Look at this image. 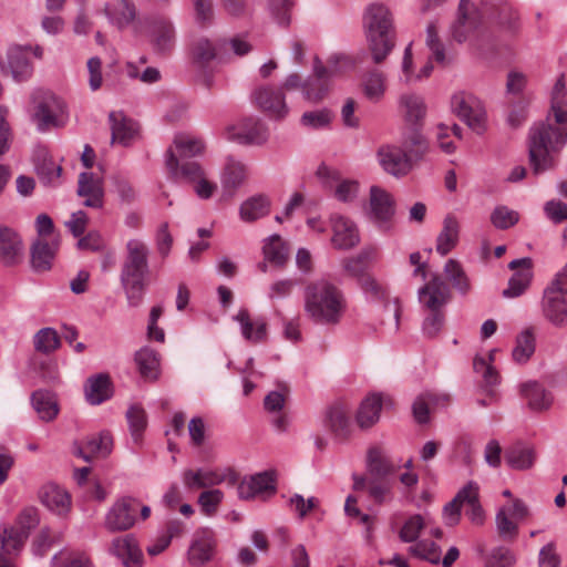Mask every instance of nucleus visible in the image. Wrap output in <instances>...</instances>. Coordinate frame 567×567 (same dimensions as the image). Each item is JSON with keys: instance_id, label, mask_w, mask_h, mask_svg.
Instances as JSON below:
<instances>
[{"instance_id": "55", "label": "nucleus", "mask_w": 567, "mask_h": 567, "mask_svg": "<svg viewBox=\"0 0 567 567\" xmlns=\"http://www.w3.org/2000/svg\"><path fill=\"white\" fill-rule=\"evenodd\" d=\"M34 349L43 354L55 351L61 342L58 332L52 328H42L33 337Z\"/></svg>"}, {"instance_id": "28", "label": "nucleus", "mask_w": 567, "mask_h": 567, "mask_svg": "<svg viewBox=\"0 0 567 567\" xmlns=\"http://www.w3.org/2000/svg\"><path fill=\"white\" fill-rule=\"evenodd\" d=\"M109 118L113 144L127 146L136 138L138 134L137 123L125 116L123 112H111Z\"/></svg>"}, {"instance_id": "36", "label": "nucleus", "mask_w": 567, "mask_h": 567, "mask_svg": "<svg viewBox=\"0 0 567 567\" xmlns=\"http://www.w3.org/2000/svg\"><path fill=\"white\" fill-rule=\"evenodd\" d=\"M520 392L530 410L542 412L548 410L554 401L549 391L536 381H529L520 386Z\"/></svg>"}, {"instance_id": "34", "label": "nucleus", "mask_w": 567, "mask_h": 567, "mask_svg": "<svg viewBox=\"0 0 567 567\" xmlns=\"http://www.w3.org/2000/svg\"><path fill=\"white\" fill-rule=\"evenodd\" d=\"M400 107L408 124L413 128H422L426 115V105L421 96L403 94L400 99Z\"/></svg>"}, {"instance_id": "46", "label": "nucleus", "mask_w": 567, "mask_h": 567, "mask_svg": "<svg viewBox=\"0 0 567 567\" xmlns=\"http://www.w3.org/2000/svg\"><path fill=\"white\" fill-rule=\"evenodd\" d=\"M135 362L143 379L155 381L159 375L158 353L148 348H142L135 353Z\"/></svg>"}, {"instance_id": "53", "label": "nucleus", "mask_w": 567, "mask_h": 567, "mask_svg": "<svg viewBox=\"0 0 567 567\" xmlns=\"http://www.w3.org/2000/svg\"><path fill=\"white\" fill-rule=\"evenodd\" d=\"M505 461L514 470H528L534 465L535 453L529 447L515 445L506 451Z\"/></svg>"}, {"instance_id": "30", "label": "nucleus", "mask_w": 567, "mask_h": 567, "mask_svg": "<svg viewBox=\"0 0 567 567\" xmlns=\"http://www.w3.org/2000/svg\"><path fill=\"white\" fill-rule=\"evenodd\" d=\"M247 166L233 156L227 157L221 174V186L224 192L227 195L233 196L236 190L247 181Z\"/></svg>"}, {"instance_id": "20", "label": "nucleus", "mask_w": 567, "mask_h": 567, "mask_svg": "<svg viewBox=\"0 0 567 567\" xmlns=\"http://www.w3.org/2000/svg\"><path fill=\"white\" fill-rule=\"evenodd\" d=\"M216 540L213 530L203 528L196 532L188 549L190 565L199 567L210 561L215 554Z\"/></svg>"}, {"instance_id": "25", "label": "nucleus", "mask_w": 567, "mask_h": 567, "mask_svg": "<svg viewBox=\"0 0 567 567\" xmlns=\"http://www.w3.org/2000/svg\"><path fill=\"white\" fill-rule=\"evenodd\" d=\"M78 194L85 198L83 204L86 207H102L104 197L102 178L92 172L81 173L78 182Z\"/></svg>"}, {"instance_id": "24", "label": "nucleus", "mask_w": 567, "mask_h": 567, "mask_svg": "<svg viewBox=\"0 0 567 567\" xmlns=\"http://www.w3.org/2000/svg\"><path fill=\"white\" fill-rule=\"evenodd\" d=\"M332 223V245L338 249H351L360 241L359 230L355 224L349 218L334 215Z\"/></svg>"}, {"instance_id": "7", "label": "nucleus", "mask_w": 567, "mask_h": 567, "mask_svg": "<svg viewBox=\"0 0 567 567\" xmlns=\"http://www.w3.org/2000/svg\"><path fill=\"white\" fill-rule=\"evenodd\" d=\"M420 301L430 310V315L423 322V332L425 336L435 337L443 327L444 313L442 308L450 299L447 285L439 275L423 286L419 291Z\"/></svg>"}, {"instance_id": "49", "label": "nucleus", "mask_w": 567, "mask_h": 567, "mask_svg": "<svg viewBox=\"0 0 567 567\" xmlns=\"http://www.w3.org/2000/svg\"><path fill=\"white\" fill-rule=\"evenodd\" d=\"M204 150V142L194 135L179 134L174 140L173 151L175 152L176 157L179 159L200 155L203 154Z\"/></svg>"}, {"instance_id": "35", "label": "nucleus", "mask_w": 567, "mask_h": 567, "mask_svg": "<svg viewBox=\"0 0 567 567\" xmlns=\"http://www.w3.org/2000/svg\"><path fill=\"white\" fill-rule=\"evenodd\" d=\"M112 551L126 567H140L142 564L143 554L135 538L131 535L118 537L113 540Z\"/></svg>"}, {"instance_id": "15", "label": "nucleus", "mask_w": 567, "mask_h": 567, "mask_svg": "<svg viewBox=\"0 0 567 567\" xmlns=\"http://www.w3.org/2000/svg\"><path fill=\"white\" fill-rule=\"evenodd\" d=\"M192 58L194 65L203 75L204 84L209 87L213 68L218 60L215 44L206 38L196 40L192 47Z\"/></svg>"}, {"instance_id": "27", "label": "nucleus", "mask_w": 567, "mask_h": 567, "mask_svg": "<svg viewBox=\"0 0 567 567\" xmlns=\"http://www.w3.org/2000/svg\"><path fill=\"white\" fill-rule=\"evenodd\" d=\"M113 446V439L109 432H101L97 435L87 437L84 442L76 444L75 454L84 461L90 462L95 457L107 456Z\"/></svg>"}, {"instance_id": "54", "label": "nucleus", "mask_w": 567, "mask_h": 567, "mask_svg": "<svg viewBox=\"0 0 567 567\" xmlns=\"http://www.w3.org/2000/svg\"><path fill=\"white\" fill-rule=\"evenodd\" d=\"M126 419L134 443L140 444L147 425V416L144 409L136 404L132 405L126 412Z\"/></svg>"}, {"instance_id": "10", "label": "nucleus", "mask_w": 567, "mask_h": 567, "mask_svg": "<svg viewBox=\"0 0 567 567\" xmlns=\"http://www.w3.org/2000/svg\"><path fill=\"white\" fill-rule=\"evenodd\" d=\"M33 118L39 130L47 131L59 125V116L63 113V103L49 91H38L33 94Z\"/></svg>"}, {"instance_id": "43", "label": "nucleus", "mask_w": 567, "mask_h": 567, "mask_svg": "<svg viewBox=\"0 0 567 567\" xmlns=\"http://www.w3.org/2000/svg\"><path fill=\"white\" fill-rule=\"evenodd\" d=\"M270 212V200L268 196L259 194L246 199L239 208V216L246 223H252L267 216Z\"/></svg>"}, {"instance_id": "23", "label": "nucleus", "mask_w": 567, "mask_h": 567, "mask_svg": "<svg viewBox=\"0 0 567 567\" xmlns=\"http://www.w3.org/2000/svg\"><path fill=\"white\" fill-rule=\"evenodd\" d=\"M514 275L508 281V287L503 291L505 298H515L525 292L532 280V260L529 258L516 259L509 262Z\"/></svg>"}, {"instance_id": "33", "label": "nucleus", "mask_w": 567, "mask_h": 567, "mask_svg": "<svg viewBox=\"0 0 567 567\" xmlns=\"http://www.w3.org/2000/svg\"><path fill=\"white\" fill-rule=\"evenodd\" d=\"M42 504L50 511L64 515L71 508V496L62 487L55 484H47L40 491Z\"/></svg>"}, {"instance_id": "14", "label": "nucleus", "mask_w": 567, "mask_h": 567, "mask_svg": "<svg viewBox=\"0 0 567 567\" xmlns=\"http://www.w3.org/2000/svg\"><path fill=\"white\" fill-rule=\"evenodd\" d=\"M237 474L230 470L217 471V470H186L183 473V483L189 491L208 488L215 485H219L224 482L228 484L237 483Z\"/></svg>"}, {"instance_id": "1", "label": "nucleus", "mask_w": 567, "mask_h": 567, "mask_svg": "<svg viewBox=\"0 0 567 567\" xmlns=\"http://www.w3.org/2000/svg\"><path fill=\"white\" fill-rule=\"evenodd\" d=\"M487 22L507 33L519 30V16L508 2L491 0L476 7L470 0H461L458 18L452 30L453 38L460 43L471 41L481 54H486L494 45V35Z\"/></svg>"}, {"instance_id": "19", "label": "nucleus", "mask_w": 567, "mask_h": 567, "mask_svg": "<svg viewBox=\"0 0 567 567\" xmlns=\"http://www.w3.org/2000/svg\"><path fill=\"white\" fill-rule=\"evenodd\" d=\"M378 161L381 167L394 176L406 175L412 167L410 157L402 148L394 145H384L378 151Z\"/></svg>"}, {"instance_id": "52", "label": "nucleus", "mask_w": 567, "mask_h": 567, "mask_svg": "<svg viewBox=\"0 0 567 567\" xmlns=\"http://www.w3.org/2000/svg\"><path fill=\"white\" fill-rule=\"evenodd\" d=\"M328 424L334 435L344 440L350 434L349 412L343 405H333L328 412Z\"/></svg>"}, {"instance_id": "60", "label": "nucleus", "mask_w": 567, "mask_h": 567, "mask_svg": "<svg viewBox=\"0 0 567 567\" xmlns=\"http://www.w3.org/2000/svg\"><path fill=\"white\" fill-rule=\"evenodd\" d=\"M495 351H491L487 354V359L483 357H475L473 367L476 373H481L486 386H493L498 383V373L492 367L491 361L493 360Z\"/></svg>"}, {"instance_id": "12", "label": "nucleus", "mask_w": 567, "mask_h": 567, "mask_svg": "<svg viewBox=\"0 0 567 567\" xmlns=\"http://www.w3.org/2000/svg\"><path fill=\"white\" fill-rule=\"evenodd\" d=\"M268 135L266 125L255 117L244 118L239 125L229 126L225 133L228 141L241 145H261L267 141Z\"/></svg>"}, {"instance_id": "57", "label": "nucleus", "mask_w": 567, "mask_h": 567, "mask_svg": "<svg viewBox=\"0 0 567 567\" xmlns=\"http://www.w3.org/2000/svg\"><path fill=\"white\" fill-rule=\"evenodd\" d=\"M444 271L447 279L452 282L453 287L458 292L465 295L470 291L471 285L468 278L466 277L461 265L456 260H447L444 267Z\"/></svg>"}, {"instance_id": "45", "label": "nucleus", "mask_w": 567, "mask_h": 567, "mask_svg": "<svg viewBox=\"0 0 567 567\" xmlns=\"http://www.w3.org/2000/svg\"><path fill=\"white\" fill-rule=\"evenodd\" d=\"M361 87L369 101L379 102L386 90V78L380 70H370L363 75Z\"/></svg>"}, {"instance_id": "59", "label": "nucleus", "mask_w": 567, "mask_h": 567, "mask_svg": "<svg viewBox=\"0 0 567 567\" xmlns=\"http://www.w3.org/2000/svg\"><path fill=\"white\" fill-rule=\"evenodd\" d=\"M519 220V214L507 206H497L491 214V223L497 229H508Z\"/></svg>"}, {"instance_id": "40", "label": "nucleus", "mask_w": 567, "mask_h": 567, "mask_svg": "<svg viewBox=\"0 0 567 567\" xmlns=\"http://www.w3.org/2000/svg\"><path fill=\"white\" fill-rule=\"evenodd\" d=\"M235 320L241 326V333L247 341L258 343L266 339L267 323L264 319L251 320L247 309H240Z\"/></svg>"}, {"instance_id": "29", "label": "nucleus", "mask_w": 567, "mask_h": 567, "mask_svg": "<svg viewBox=\"0 0 567 567\" xmlns=\"http://www.w3.org/2000/svg\"><path fill=\"white\" fill-rule=\"evenodd\" d=\"M86 401L92 405H99L113 395V383L107 373H99L90 377L84 384Z\"/></svg>"}, {"instance_id": "48", "label": "nucleus", "mask_w": 567, "mask_h": 567, "mask_svg": "<svg viewBox=\"0 0 567 567\" xmlns=\"http://www.w3.org/2000/svg\"><path fill=\"white\" fill-rule=\"evenodd\" d=\"M32 405L39 417L43 421H52L59 413L55 395L49 391H35L32 394Z\"/></svg>"}, {"instance_id": "32", "label": "nucleus", "mask_w": 567, "mask_h": 567, "mask_svg": "<svg viewBox=\"0 0 567 567\" xmlns=\"http://www.w3.org/2000/svg\"><path fill=\"white\" fill-rule=\"evenodd\" d=\"M150 39L156 53L171 52L175 44V30L172 22L164 18L156 19L152 24Z\"/></svg>"}, {"instance_id": "51", "label": "nucleus", "mask_w": 567, "mask_h": 567, "mask_svg": "<svg viewBox=\"0 0 567 567\" xmlns=\"http://www.w3.org/2000/svg\"><path fill=\"white\" fill-rule=\"evenodd\" d=\"M403 152L413 161H420L429 152V143L422 135L421 128H412L411 133L403 140Z\"/></svg>"}, {"instance_id": "22", "label": "nucleus", "mask_w": 567, "mask_h": 567, "mask_svg": "<svg viewBox=\"0 0 567 567\" xmlns=\"http://www.w3.org/2000/svg\"><path fill=\"white\" fill-rule=\"evenodd\" d=\"M23 258V243L20 235L7 226L0 227V262L16 266Z\"/></svg>"}, {"instance_id": "63", "label": "nucleus", "mask_w": 567, "mask_h": 567, "mask_svg": "<svg viewBox=\"0 0 567 567\" xmlns=\"http://www.w3.org/2000/svg\"><path fill=\"white\" fill-rule=\"evenodd\" d=\"M436 404V395L424 393L420 395L413 404V415L416 422L426 423L429 421L430 409Z\"/></svg>"}, {"instance_id": "17", "label": "nucleus", "mask_w": 567, "mask_h": 567, "mask_svg": "<svg viewBox=\"0 0 567 567\" xmlns=\"http://www.w3.org/2000/svg\"><path fill=\"white\" fill-rule=\"evenodd\" d=\"M165 165L168 178L175 182L185 181L194 184L204 175V171L197 162L177 158L173 147L166 152Z\"/></svg>"}, {"instance_id": "62", "label": "nucleus", "mask_w": 567, "mask_h": 567, "mask_svg": "<svg viewBox=\"0 0 567 567\" xmlns=\"http://www.w3.org/2000/svg\"><path fill=\"white\" fill-rule=\"evenodd\" d=\"M293 0H268V9L280 25L287 27L290 23Z\"/></svg>"}, {"instance_id": "44", "label": "nucleus", "mask_w": 567, "mask_h": 567, "mask_svg": "<svg viewBox=\"0 0 567 567\" xmlns=\"http://www.w3.org/2000/svg\"><path fill=\"white\" fill-rule=\"evenodd\" d=\"M460 224L455 216L447 215L443 221V228L436 240V251L442 256L447 255L458 241Z\"/></svg>"}, {"instance_id": "39", "label": "nucleus", "mask_w": 567, "mask_h": 567, "mask_svg": "<svg viewBox=\"0 0 567 567\" xmlns=\"http://www.w3.org/2000/svg\"><path fill=\"white\" fill-rule=\"evenodd\" d=\"M367 467L370 476L386 477L395 468L385 450L380 445L371 446L367 453Z\"/></svg>"}, {"instance_id": "2", "label": "nucleus", "mask_w": 567, "mask_h": 567, "mask_svg": "<svg viewBox=\"0 0 567 567\" xmlns=\"http://www.w3.org/2000/svg\"><path fill=\"white\" fill-rule=\"evenodd\" d=\"M567 142V91L560 75L551 91L550 111L545 121L529 131V161L535 174L554 167L555 154Z\"/></svg>"}, {"instance_id": "58", "label": "nucleus", "mask_w": 567, "mask_h": 567, "mask_svg": "<svg viewBox=\"0 0 567 567\" xmlns=\"http://www.w3.org/2000/svg\"><path fill=\"white\" fill-rule=\"evenodd\" d=\"M289 392L290 389L287 383L278 382L276 390L270 391L264 400L265 410L271 413L282 412L289 396Z\"/></svg>"}, {"instance_id": "41", "label": "nucleus", "mask_w": 567, "mask_h": 567, "mask_svg": "<svg viewBox=\"0 0 567 567\" xmlns=\"http://www.w3.org/2000/svg\"><path fill=\"white\" fill-rule=\"evenodd\" d=\"M265 259L278 268L286 266L290 256V246L279 235L270 236L262 247Z\"/></svg>"}, {"instance_id": "38", "label": "nucleus", "mask_w": 567, "mask_h": 567, "mask_svg": "<svg viewBox=\"0 0 567 567\" xmlns=\"http://www.w3.org/2000/svg\"><path fill=\"white\" fill-rule=\"evenodd\" d=\"M58 249V243H49L45 238H38L31 248V265L35 271L42 272L51 269Z\"/></svg>"}, {"instance_id": "18", "label": "nucleus", "mask_w": 567, "mask_h": 567, "mask_svg": "<svg viewBox=\"0 0 567 567\" xmlns=\"http://www.w3.org/2000/svg\"><path fill=\"white\" fill-rule=\"evenodd\" d=\"M370 208L373 219L383 230L390 228L394 215V199L390 193L379 186L370 188Z\"/></svg>"}, {"instance_id": "42", "label": "nucleus", "mask_w": 567, "mask_h": 567, "mask_svg": "<svg viewBox=\"0 0 567 567\" xmlns=\"http://www.w3.org/2000/svg\"><path fill=\"white\" fill-rule=\"evenodd\" d=\"M35 168L40 179L44 184L54 185L61 177V165H59L45 150H39L35 154Z\"/></svg>"}, {"instance_id": "37", "label": "nucleus", "mask_w": 567, "mask_h": 567, "mask_svg": "<svg viewBox=\"0 0 567 567\" xmlns=\"http://www.w3.org/2000/svg\"><path fill=\"white\" fill-rule=\"evenodd\" d=\"M353 488L354 491L368 489L369 496L375 503L381 504L386 499L390 494L391 484L386 477L377 476H353Z\"/></svg>"}, {"instance_id": "21", "label": "nucleus", "mask_w": 567, "mask_h": 567, "mask_svg": "<svg viewBox=\"0 0 567 567\" xmlns=\"http://www.w3.org/2000/svg\"><path fill=\"white\" fill-rule=\"evenodd\" d=\"M23 516L29 519L28 526L8 527L0 533V553L13 555L23 546L29 535L28 529L35 524V513L29 509L23 513Z\"/></svg>"}, {"instance_id": "6", "label": "nucleus", "mask_w": 567, "mask_h": 567, "mask_svg": "<svg viewBox=\"0 0 567 567\" xmlns=\"http://www.w3.org/2000/svg\"><path fill=\"white\" fill-rule=\"evenodd\" d=\"M352 65L351 59L341 53L330 55L326 64L319 58H315L313 75L302 84L305 97L312 102L322 100L328 93L329 80L346 73Z\"/></svg>"}, {"instance_id": "13", "label": "nucleus", "mask_w": 567, "mask_h": 567, "mask_svg": "<svg viewBox=\"0 0 567 567\" xmlns=\"http://www.w3.org/2000/svg\"><path fill=\"white\" fill-rule=\"evenodd\" d=\"M317 176L327 188L333 190L334 198L340 202L352 203L359 194V183L353 179L342 178L337 169L321 165L317 169Z\"/></svg>"}, {"instance_id": "56", "label": "nucleus", "mask_w": 567, "mask_h": 567, "mask_svg": "<svg viewBox=\"0 0 567 567\" xmlns=\"http://www.w3.org/2000/svg\"><path fill=\"white\" fill-rule=\"evenodd\" d=\"M535 351V336L532 329L524 330L517 336L516 346L513 350V359L516 362H526Z\"/></svg>"}, {"instance_id": "11", "label": "nucleus", "mask_w": 567, "mask_h": 567, "mask_svg": "<svg viewBox=\"0 0 567 567\" xmlns=\"http://www.w3.org/2000/svg\"><path fill=\"white\" fill-rule=\"evenodd\" d=\"M140 501L133 497L117 499L105 517V527L110 532H122L132 528L136 522Z\"/></svg>"}, {"instance_id": "61", "label": "nucleus", "mask_w": 567, "mask_h": 567, "mask_svg": "<svg viewBox=\"0 0 567 567\" xmlns=\"http://www.w3.org/2000/svg\"><path fill=\"white\" fill-rule=\"evenodd\" d=\"M224 493L220 489H208L200 493L198 496V505L202 513L206 516H214L220 503L223 502Z\"/></svg>"}, {"instance_id": "16", "label": "nucleus", "mask_w": 567, "mask_h": 567, "mask_svg": "<svg viewBox=\"0 0 567 567\" xmlns=\"http://www.w3.org/2000/svg\"><path fill=\"white\" fill-rule=\"evenodd\" d=\"M254 101L271 118L281 120L288 114L281 89L261 86L255 91Z\"/></svg>"}, {"instance_id": "5", "label": "nucleus", "mask_w": 567, "mask_h": 567, "mask_svg": "<svg viewBox=\"0 0 567 567\" xmlns=\"http://www.w3.org/2000/svg\"><path fill=\"white\" fill-rule=\"evenodd\" d=\"M346 310L339 288L327 280H317L305 289V312L316 323L337 324Z\"/></svg>"}, {"instance_id": "8", "label": "nucleus", "mask_w": 567, "mask_h": 567, "mask_svg": "<svg viewBox=\"0 0 567 567\" xmlns=\"http://www.w3.org/2000/svg\"><path fill=\"white\" fill-rule=\"evenodd\" d=\"M31 53L37 59H42L43 49L40 45H11L7 51V64L0 59L2 72L11 74L17 82L27 81L33 72V66L29 59Z\"/></svg>"}, {"instance_id": "3", "label": "nucleus", "mask_w": 567, "mask_h": 567, "mask_svg": "<svg viewBox=\"0 0 567 567\" xmlns=\"http://www.w3.org/2000/svg\"><path fill=\"white\" fill-rule=\"evenodd\" d=\"M148 256L150 249L144 241L134 238L126 243L120 279L132 307L141 305L148 285Z\"/></svg>"}, {"instance_id": "47", "label": "nucleus", "mask_w": 567, "mask_h": 567, "mask_svg": "<svg viewBox=\"0 0 567 567\" xmlns=\"http://www.w3.org/2000/svg\"><path fill=\"white\" fill-rule=\"evenodd\" d=\"M382 400L380 395L372 394L367 396L359 406L355 415L358 425L361 429H368L374 425L380 416Z\"/></svg>"}, {"instance_id": "26", "label": "nucleus", "mask_w": 567, "mask_h": 567, "mask_svg": "<svg viewBox=\"0 0 567 567\" xmlns=\"http://www.w3.org/2000/svg\"><path fill=\"white\" fill-rule=\"evenodd\" d=\"M110 22L118 29H124L135 22L137 8L134 0H111L103 8Z\"/></svg>"}, {"instance_id": "9", "label": "nucleus", "mask_w": 567, "mask_h": 567, "mask_svg": "<svg viewBox=\"0 0 567 567\" xmlns=\"http://www.w3.org/2000/svg\"><path fill=\"white\" fill-rule=\"evenodd\" d=\"M452 110L465 124L482 134L486 130V112L483 103L476 96L458 93L452 97Z\"/></svg>"}, {"instance_id": "64", "label": "nucleus", "mask_w": 567, "mask_h": 567, "mask_svg": "<svg viewBox=\"0 0 567 567\" xmlns=\"http://www.w3.org/2000/svg\"><path fill=\"white\" fill-rule=\"evenodd\" d=\"M55 567H92L90 559L83 553L59 554L53 557Z\"/></svg>"}, {"instance_id": "4", "label": "nucleus", "mask_w": 567, "mask_h": 567, "mask_svg": "<svg viewBox=\"0 0 567 567\" xmlns=\"http://www.w3.org/2000/svg\"><path fill=\"white\" fill-rule=\"evenodd\" d=\"M363 29L372 61L375 64L382 63L396 41L392 12L383 3H372L363 16Z\"/></svg>"}, {"instance_id": "31", "label": "nucleus", "mask_w": 567, "mask_h": 567, "mask_svg": "<svg viewBox=\"0 0 567 567\" xmlns=\"http://www.w3.org/2000/svg\"><path fill=\"white\" fill-rule=\"evenodd\" d=\"M275 476L271 472H262L243 481L238 485V495L243 499H251L264 493H275Z\"/></svg>"}, {"instance_id": "50", "label": "nucleus", "mask_w": 567, "mask_h": 567, "mask_svg": "<svg viewBox=\"0 0 567 567\" xmlns=\"http://www.w3.org/2000/svg\"><path fill=\"white\" fill-rule=\"evenodd\" d=\"M465 495L463 496V505H467L466 515L471 522L475 525H482L485 515L478 499V486L477 484L470 482L463 487Z\"/></svg>"}]
</instances>
